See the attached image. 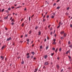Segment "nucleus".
<instances>
[{"label": "nucleus", "mask_w": 72, "mask_h": 72, "mask_svg": "<svg viewBox=\"0 0 72 72\" xmlns=\"http://www.w3.org/2000/svg\"><path fill=\"white\" fill-rule=\"evenodd\" d=\"M51 15H52L51 16V17L52 18H54V16L55 15V14L53 13Z\"/></svg>", "instance_id": "obj_1"}, {"label": "nucleus", "mask_w": 72, "mask_h": 72, "mask_svg": "<svg viewBox=\"0 0 72 72\" xmlns=\"http://www.w3.org/2000/svg\"><path fill=\"white\" fill-rule=\"evenodd\" d=\"M56 67H57V69L58 70L59 69L60 67H59V65H56Z\"/></svg>", "instance_id": "obj_2"}, {"label": "nucleus", "mask_w": 72, "mask_h": 72, "mask_svg": "<svg viewBox=\"0 0 72 72\" xmlns=\"http://www.w3.org/2000/svg\"><path fill=\"white\" fill-rule=\"evenodd\" d=\"M11 39L12 38L10 37L9 38H8L7 39L6 41H9V40H11Z\"/></svg>", "instance_id": "obj_3"}, {"label": "nucleus", "mask_w": 72, "mask_h": 72, "mask_svg": "<svg viewBox=\"0 0 72 72\" xmlns=\"http://www.w3.org/2000/svg\"><path fill=\"white\" fill-rule=\"evenodd\" d=\"M48 62H46L44 63V65H45V66L48 65Z\"/></svg>", "instance_id": "obj_4"}, {"label": "nucleus", "mask_w": 72, "mask_h": 72, "mask_svg": "<svg viewBox=\"0 0 72 72\" xmlns=\"http://www.w3.org/2000/svg\"><path fill=\"white\" fill-rule=\"evenodd\" d=\"M9 16V15H8L7 17H4V19H7L8 18V17Z\"/></svg>", "instance_id": "obj_5"}, {"label": "nucleus", "mask_w": 72, "mask_h": 72, "mask_svg": "<svg viewBox=\"0 0 72 72\" xmlns=\"http://www.w3.org/2000/svg\"><path fill=\"white\" fill-rule=\"evenodd\" d=\"M1 59L2 60H3V59H4V57L3 56H1Z\"/></svg>", "instance_id": "obj_6"}, {"label": "nucleus", "mask_w": 72, "mask_h": 72, "mask_svg": "<svg viewBox=\"0 0 72 72\" xmlns=\"http://www.w3.org/2000/svg\"><path fill=\"white\" fill-rule=\"evenodd\" d=\"M5 46H3L1 48L2 50H3V49H4V48H5Z\"/></svg>", "instance_id": "obj_7"}, {"label": "nucleus", "mask_w": 72, "mask_h": 72, "mask_svg": "<svg viewBox=\"0 0 72 72\" xmlns=\"http://www.w3.org/2000/svg\"><path fill=\"white\" fill-rule=\"evenodd\" d=\"M66 36H67V34H66V33H64V37H65Z\"/></svg>", "instance_id": "obj_8"}, {"label": "nucleus", "mask_w": 72, "mask_h": 72, "mask_svg": "<svg viewBox=\"0 0 72 72\" xmlns=\"http://www.w3.org/2000/svg\"><path fill=\"white\" fill-rule=\"evenodd\" d=\"M39 28V27H38V26H36L35 27V30H37V28Z\"/></svg>", "instance_id": "obj_9"}, {"label": "nucleus", "mask_w": 72, "mask_h": 72, "mask_svg": "<svg viewBox=\"0 0 72 72\" xmlns=\"http://www.w3.org/2000/svg\"><path fill=\"white\" fill-rule=\"evenodd\" d=\"M31 32H32V31L30 30L29 31V34H31Z\"/></svg>", "instance_id": "obj_10"}, {"label": "nucleus", "mask_w": 72, "mask_h": 72, "mask_svg": "<svg viewBox=\"0 0 72 72\" xmlns=\"http://www.w3.org/2000/svg\"><path fill=\"white\" fill-rule=\"evenodd\" d=\"M64 33V32H60V34H63V33Z\"/></svg>", "instance_id": "obj_11"}, {"label": "nucleus", "mask_w": 72, "mask_h": 72, "mask_svg": "<svg viewBox=\"0 0 72 72\" xmlns=\"http://www.w3.org/2000/svg\"><path fill=\"white\" fill-rule=\"evenodd\" d=\"M48 57V56L47 55H46V56H44V58L45 59H46Z\"/></svg>", "instance_id": "obj_12"}, {"label": "nucleus", "mask_w": 72, "mask_h": 72, "mask_svg": "<svg viewBox=\"0 0 72 72\" xmlns=\"http://www.w3.org/2000/svg\"><path fill=\"white\" fill-rule=\"evenodd\" d=\"M24 24V23H22V24L21 25L22 27H23Z\"/></svg>", "instance_id": "obj_13"}, {"label": "nucleus", "mask_w": 72, "mask_h": 72, "mask_svg": "<svg viewBox=\"0 0 72 72\" xmlns=\"http://www.w3.org/2000/svg\"><path fill=\"white\" fill-rule=\"evenodd\" d=\"M61 50H62V48H60L59 49V51H61Z\"/></svg>", "instance_id": "obj_14"}, {"label": "nucleus", "mask_w": 72, "mask_h": 72, "mask_svg": "<svg viewBox=\"0 0 72 72\" xmlns=\"http://www.w3.org/2000/svg\"><path fill=\"white\" fill-rule=\"evenodd\" d=\"M14 23L13 22L11 23V24L12 26H13V25H14Z\"/></svg>", "instance_id": "obj_15"}, {"label": "nucleus", "mask_w": 72, "mask_h": 72, "mask_svg": "<svg viewBox=\"0 0 72 72\" xmlns=\"http://www.w3.org/2000/svg\"><path fill=\"white\" fill-rule=\"evenodd\" d=\"M24 62L23 61H22L21 62V64H24Z\"/></svg>", "instance_id": "obj_16"}, {"label": "nucleus", "mask_w": 72, "mask_h": 72, "mask_svg": "<svg viewBox=\"0 0 72 72\" xmlns=\"http://www.w3.org/2000/svg\"><path fill=\"white\" fill-rule=\"evenodd\" d=\"M69 51H67L66 52V54H68V53H69Z\"/></svg>", "instance_id": "obj_17"}, {"label": "nucleus", "mask_w": 72, "mask_h": 72, "mask_svg": "<svg viewBox=\"0 0 72 72\" xmlns=\"http://www.w3.org/2000/svg\"><path fill=\"white\" fill-rule=\"evenodd\" d=\"M27 58H30V56L28 55L27 57Z\"/></svg>", "instance_id": "obj_18"}, {"label": "nucleus", "mask_w": 72, "mask_h": 72, "mask_svg": "<svg viewBox=\"0 0 72 72\" xmlns=\"http://www.w3.org/2000/svg\"><path fill=\"white\" fill-rule=\"evenodd\" d=\"M52 49H53V50H55V48H52Z\"/></svg>", "instance_id": "obj_19"}, {"label": "nucleus", "mask_w": 72, "mask_h": 72, "mask_svg": "<svg viewBox=\"0 0 72 72\" xmlns=\"http://www.w3.org/2000/svg\"><path fill=\"white\" fill-rule=\"evenodd\" d=\"M26 41H27V42H29V41H30V39H28L26 40Z\"/></svg>", "instance_id": "obj_20"}, {"label": "nucleus", "mask_w": 72, "mask_h": 72, "mask_svg": "<svg viewBox=\"0 0 72 72\" xmlns=\"http://www.w3.org/2000/svg\"><path fill=\"white\" fill-rule=\"evenodd\" d=\"M32 54L33 55H34L35 54V53L33 52H32Z\"/></svg>", "instance_id": "obj_21"}, {"label": "nucleus", "mask_w": 72, "mask_h": 72, "mask_svg": "<svg viewBox=\"0 0 72 72\" xmlns=\"http://www.w3.org/2000/svg\"><path fill=\"white\" fill-rule=\"evenodd\" d=\"M56 44V43L55 42H53V44Z\"/></svg>", "instance_id": "obj_22"}, {"label": "nucleus", "mask_w": 72, "mask_h": 72, "mask_svg": "<svg viewBox=\"0 0 72 72\" xmlns=\"http://www.w3.org/2000/svg\"><path fill=\"white\" fill-rule=\"evenodd\" d=\"M39 35H41V32H39Z\"/></svg>", "instance_id": "obj_23"}, {"label": "nucleus", "mask_w": 72, "mask_h": 72, "mask_svg": "<svg viewBox=\"0 0 72 72\" xmlns=\"http://www.w3.org/2000/svg\"><path fill=\"white\" fill-rule=\"evenodd\" d=\"M60 9V7H57V9Z\"/></svg>", "instance_id": "obj_24"}, {"label": "nucleus", "mask_w": 72, "mask_h": 72, "mask_svg": "<svg viewBox=\"0 0 72 72\" xmlns=\"http://www.w3.org/2000/svg\"><path fill=\"white\" fill-rule=\"evenodd\" d=\"M60 25H59V26H57V28H58L59 27H60Z\"/></svg>", "instance_id": "obj_25"}, {"label": "nucleus", "mask_w": 72, "mask_h": 72, "mask_svg": "<svg viewBox=\"0 0 72 72\" xmlns=\"http://www.w3.org/2000/svg\"><path fill=\"white\" fill-rule=\"evenodd\" d=\"M63 69H62L61 70L60 72H63Z\"/></svg>", "instance_id": "obj_26"}, {"label": "nucleus", "mask_w": 72, "mask_h": 72, "mask_svg": "<svg viewBox=\"0 0 72 72\" xmlns=\"http://www.w3.org/2000/svg\"><path fill=\"white\" fill-rule=\"evenodd\" d=\"M11 22H14V19H12L11 20Z\"/></svg>", "instance_id": "obj_27"}, {"label": "nucleus", "mask_w": 72, "mask_h": 72, "mask_svg": "<svg viewBox=\"0 0 72 72\" xmlns=\"http://www.w3.org/2000/svg\"><path fill=\"white\" fill-rule=\"evenodd\" d=\"M61 39L62 40H63V37H61Z\"/></svg>", "instance_id": "obj_28"}, {"label": "nucleus", "mask_w": 72, "mask_h": 72, "mask_svg": "<svg viewBox=\"0 0 72 72\" xmlns=\"http://www.w3.org/2000/svg\"><path fill=\"white\" fill-rule=\"evenodd\" d=\"M40 49H42V46H40Z\"/></svg>", "instance_id": "obj_29"}, {"label": "nucleus", "mask_w": 72, "mask_h": 72, "mask_svg": "<svg viewBox=\"0 0 72 72\" xmlns=\"http://www.w3.org/2000/svg\"><path fill=\"white\" fill-rule=\"evenodd\" d=\"M69 47H70V48H72V44L70 45L69 46Z\"/></svg>", "instance_id": "obj_30"}, {"label": "nucleus", "mask_w": 72, "mask_h": 72, "mask_svg": "<svg viewBox=\"0 0 72 72\" xmlns=\"http://www.w3.org/2000/svg\"><path fill=\"white\" fill-rule=\"evenodd\" d=\"M69 7L67 8V10H69Z\"/></svg>", "instance_id": "obj_31"}, {"label": "nucleus", "mask_w": 72, "mask_h": 72, "mask_svg": "<svg viewBox=\"0 0 72 72\" xmlns=\"http://www.w3.org/2000/svg\"><path fill=\"white\" fill-rule=\"evenodd\" d=\"M5 61H6H6H7V58H6L5 59Z\"/></svg>", "instance_id": "obj_32"}, {"label": "nucleus", "mask_w": 72, "mask_h": 72, "mask_svg": "<svg viewBox=\"0 0 72 72\" xmlns=\"http://www.w3.org/2000/svg\"><path fill=\"white\" fill-rule=\"evenodd\" d=\"M58 50V49L57 48L56 50L55 51V53H56V52H57V50Z\"/></svg>", "instance_id": "obj_33"}, {"label": "nucleus", "mask_w": 72, "mask_h": 72, "mask_svg": "<svg viewBox=\"0 0 72 72\" xmlns=\"http://www.w3.org/2000/svg\"><path fill=\"white\" fill-rule=\"evenodd\" d=\"M53 33V32H51V33H50V35H52V34Z\"/></svg>", "instance_id": "obj_34"}, {"label": "nucleus", "mask_w": 72, "mask_h": 72, "mask_svg": "<svg viewBox=\"0 0 72 72\" xmlns=\"http://www.w3.org/2000/svg\"><path fill=\"white\" fill-rule=\"evenodd\" d=\"M60 24H61V22H59V25H60Z\"/></svg>", "instance_id": "obj_35"}, {"label": "nucleus", "mask_w": 72, "mask_h": 72, "mask_svg": "<svg viewBox=\"0 0 72 72\" xmlns=\"http://www.w3.org/2000/svg\"><path fill=\"white\" fill-rule=\"evenodd\" d=\"M56 40L55 39H54L53 40V42H55V41Z\"/></svg>", "instance_id": "obj_36"}, {"label": "nucleus", "mask_w": 72, "mask_h": 72, "mask_svg": "<svg viewBox=\"0 0 72 72\" xmlns=\"http://www.w3.org/2000/svg\"><path fill=\"white\" fill-rule=\"evenodd\" d=\"M68 57H69V59H71V57L69 56Z\"/></svg>", "instance_id": "obj_37"}, {"label": "nucleus", "mask_w": 72, "mask_h": 72, "mask_svg": "<svg viewBox=\"0 0 72 72\" xmlns=\"http://www.w3.org/2000/svg\"><path fill=\"white\" fill-rule=\"evenodd\" d=\"M66 15H68V13H66Z\"/></svg>", "instance_id": "obj_38"}, {"label": "nucleus", "mask_w": 72, "mask_h": 72, "mask_svg": "<svg viewBox=\"0 0 72 72\" xmlns=\"http://www.w3.org/2000/svg\"><path fill=\"white\" fill-rule=\"evenodd\" d=\"M30 17L29 18V21H30Z\"/></svg>", "instance_id": "obj_39"}, {"label": "nucleus", "mask_w": 72, "mask_h": 72, "mask_svg": "<svg viewBox=\"0 0 72 72\" xmlns=\"http://www.w3.org/2000/svg\"><path fill=\"white\" fill-rule=\"evenodd\" d=\"M70 41H69L68 42V44H70Z\"/></svg>", "instance_id": "obj_40"}, {"label": "nucleus", "mask_w": 72, "mask_h": 72, "mask_svg": "<svg viewBox=\"0 0 72 72\" xmlns=\"http://www.w3.org/2000/svg\"><path fill=\"white\" fill-rule=\"evenodd\" d=\"M4 10V9H3L2 10V12H3V11Z\"/></svg>", "instance_id": "obj_41"}, {"label": "nucleus", "mask_w": 72, "mask_h": 72, "mask_svg": "<svg viewBox=\"0 0 72 72\" xmlns=\"http://www.w3.org/2000/svg\"><path fill=\"white\" fill-rule=\"evenodd\" d=\"M53 55H54V53H51V56H53Z\"/></svg>", "instance_id": "obj_42"}, {"label": "nucleus", "mask_w": 72, "mask_h": 72, "mask_svg": "<svg viewBox=\"0 0 72 72\" xmlns=\"http://www.w3.org/2000/svg\"><path fill=\"white\" fill-rule=\"evenodd\" d=\"M8 10H10V8H9L8 9Z\"/></svg>", "instance_id": "obj_43"}, {"label": "nucleus", "mask_w": 72, "mask_h": 72, "mask_svg": "<svg viewBox=\"0 0 72 72\" xmlns=\"http://www.w3.org/2000/svg\"><path fill=\"white\" fill-rule=\"evenodd\" d=\"M35 45L33 44L32 45V47H33V46H34Z\"/></svg>", "instance_id": "obj_44"}, {"label": "nucleus", "mask_w": 72, "mask_h": 72, "mask_svg": "<svg viewBox=\"0 0 72 72\" xmlns=\"http://www.w3.org/2000/svg\"><path fill=\"white\" fill-rule=\"evenodd\" d=\"M46 50H47V49H48V47L47 46V47H46Z\"/></svg>", "instance_id": "obj_45"}, {"label": "nucleus", "mask_w": 72, "mask_h": 72, "mask_svg": "<svg viewBox=\"0 0 72 72\" xmlns=\"http://www.w3.org/2000/svg\"><path fill=\"white\" fill-rule=\"evenodd\" d=\"M34 16V15H33L32 16H31V18H32Z\"/></svg>", "instance_id": "obj_46"}, {"label": "nucleus", "mask_w": 72, "mask_h": 72, "mask_svg": "<svg viewBox=\"0 0 72 72\" xmlns=\"http://www.w3.org/2000/svg\"><path fill=\"white\" fill-rule=\"evenodd\" d=\"M35 70V71H37V69H36Z\"/></svg>", "instance_id": "obj_47"}, {"label": "nucleus", "mask_w": 72, "mask_h": 72, "mask_svg": "<svg viewBox=\"0 0 72 72\" xmlns=\"http://www.w3.org/2000/svg\"><path fill=\"white\" fill-rule=\"evenodd\" d=\"M55 5H56V3H54L53 4V6H55Z\"/></svg>", "instance_id": "obj_48"}, {"label": "nucleus", "mask_w": 72, "mask_h": 72, "mask_svg": "<svg viewBox=\"0 0 72 72\" xmlns=\"http://www.w3.org/2000/svg\"><path fill=\"white\" fill-rule=\"evenodd\" d=\"M3 22V21L1 20H0V22Z\"/></svg>", "instance_id": "obj_49"}, {"label": "nucleus", "mask_w": 72, "mask_h": 72, "mask_svg": "<svg viewBox=\"0 0 72 72\" xmlns=\"http://www.w3.org/2000/svg\"><path fill=\"white\" fill-rule=\"evenodd\" d=\"M57 59H58V60H59V57H57Z\"/></svg>", "instance_id": "obj_50"}, {"label": "nucleus", "mask_w": 72, "mask_h": 72, "mask_svg": "<svg viewBox=\"0 0 72 72\" xmlns=\"http://www.w3.org/2000/svg\"><path fill=\"white\" fill-rule=\"evenodd\" d=\"M12 9H14V7L12 6Z\"/></svg>", "instance_id": "obj_51"}, {"label": "nucleus", "mask_w": 72, "mask_h": 72, "mask_svg": "<svg viewBox=\"0 0 72 72\" xmlns=\"http://www.w3.org/2000/svg\"><path fill=\"white\" fill-rule=\"evenodd\" d=\"M29 54H29V53H27V54H26V55H29Z\"/></svg>", "instance_id": "obj_52"}, {"label": "nucleus", "mask_w": 72, "mask_h": 72, "mask_svg": "<svg viewBox=\"0 0 72 72\" xmlns=\"http://www.w3.org/2000/svg\"><path fill=\"white\" fill-rule=\"evenodd\" d=\"M49 16L48 15V16H47V18H49Z\"/></svg>", "instance_id": "obj_53"}, {"label": "nucleus", "mask_w": 72, "mask_h": 72, "mask_svg": "<svg viewBox=\"0 0 72 72\" xmlns=\"http://www.w3.org/2000/svg\"><path fill=\"white\" fill-rule=\"evenodd\" d=\"M20 8V7H18L17 8H16V9H18V8Z\"/></svg>", "instance_id": "obj_54"}, {"label": "nucleus", "mask_w": 72, "mask_h": 72, "mask_svg": "<svg viewBox=\"0 0 72 72\" xmlns=\"http://www.w3.org/2000/svg\"><path fill=\"white\" fill-rule=\"evenodd\" d=\"M70 62L72 61V59L71 58L70 59Z\"/></svg>", "instance_id": "obj_55"}, {"label": "nucleus", "mask_w": 72, "mask_h": 72, "mask_svg": "<svg viewBox=\"0 0 72 72\" xmlns=\"http://www.w3.org/2000/svg\"><path fill=\"white\" fill-rule=\"evenodd\" d=\"M45 19H43V22H45Z\"/></svg>", "instance_id": "obj_56"}, {"label": "nucleus", "mask_w": 72, "mask_h": 72, "mask_svg": "<svg viewBox=\"0 0 72 72\" xmlns=\"http://www.w3.org/2000/svg\"><path fill=\"white\" fill-rule=\"evenodd\" d=\"M52 28H50V30H52Z\"/></svg>", "instance_id": "obj_57"}, {"label": "nucleus", "mask_w": 72, "mask_h": 72, "mask_svg": "<svg viewBox=\"0 0 72 72\" xmlns=\"http://www.w3.org/2000/svg\"><path fill=\"white\" fill-rule=\"evenodd\" d=\"M60 1V0H58L57 1V2H59Z\"/></svg>", "instance_id": "obj_58"}, {"label": "nucleus", "mask_w": 72, "mask_h": 72, "mask_svg": "<svg viewBox=\"0 0 72 72\" xmlns=\"http://www.w3.org/2000/svg\"><path fill=\"white\" fill-rule=\"evenodd\" d=\"M27 10V9L26 8H25V9L24 10Z\"/></svg>", "instance_id": "obj_59"}, {"label": "nucleus", "mask_w": 72, "mask_h": 72, "mask_svg": "<svg viewBox=\"0 0 72 72\" xmlns=\"http://www.w3.org/2000/svg\"><path fill=\"white\" fill-rule=\"evenodd\" d=\"M68 69H71V68H70V67H69V68H68Z\"/></svg>", "instance_id": "obj_60"}, {"label": "nucleus", "mask_w": 72, "mask_h": 72, "mask_svg": "<svg viewBox=\"0 0 72 72\" xmlns=\"http://www.w3.org/2000/svg\"><path fill=\"white\" fill-rule=\"evenodd\" d=\"M12 18H13V17H11L10 19V20H11V19H12Z\"/></svg>", "instance_id": "obj_61"}, {"label": "nucleus", "mask_w": 72, "mask_h": 72, "mask_svg": "<svg viewBox=\"0 0 72 72\" xmlns=\"http://www.w3.org/2000/svg\"><path fill=\"white\" fill-rule=\"evenodd\" d=\"M70 27H72V25L71 24L70 25Z\"/></svg>", "instance_id": "obj_62"}, {"label": "nucleus", "mask_w": 72, "mask_h": 72, "mask_svg": "<svg viewBox=\"0 0 72 72\" xmlns=\"http://www.w3.org/2000/svg\"><path fill=\"white\" fill-rule=\"evenodd\" d=\"M27 35H25V37H27Z\"/></svg>", "instance_id": "obj_63"}, {"label": "nucleus", "mask_w": 72, "mask_h": 72, "mask_svg": "<svg viewBox=\"0 0 72 72\" xmlns=\"http://www.w3.org/2000/svg\"><path fill=\"white\" fill-rule=\"evenodd\" d=\"M20 42H21V43H22V42H23L22 41H21Z\"/></svg>", "instance_id": "obj_64"}]
</instances>
